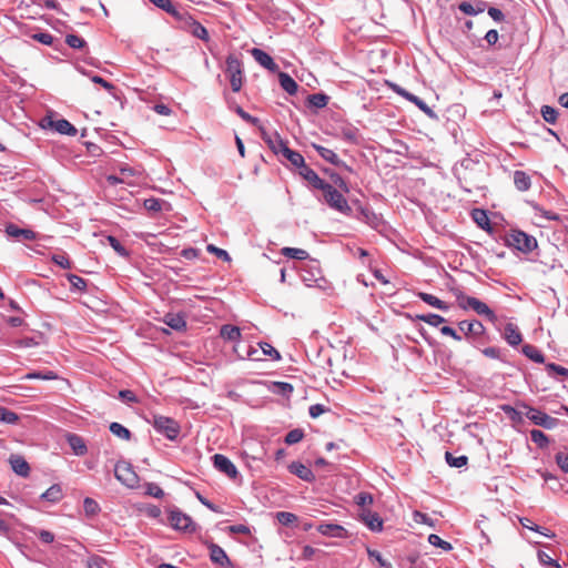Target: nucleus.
<instances>
[{
  "label": "nucleus",
  "instance_id": "f257e3e1",
  "mask_svg": "<svg viewBox=\"0 0 568 568\" xmlns=\"http://www.w3.org/2000/svg\"><path fill=\"white\" fill-rule=\"evenodd\" d=\"M318 190L322 191L325 202L332 209L344 214L352 213V207L348 205L347 200L345 199L343 193L336 190L332 184L324 182L323 186H321Z\"/></svg>",
  "mask_w": 568,
  "mask_h": 568
},
{
  "label": "nucleus",
  "instance_id": "f03ea898",
  "mask_svg": "<svg viewBox=\"0 0 568 568\" xmlns=\"http://www.w3.org/2000/svg\"><path fill=\"white\" fill-rule=\"evenodd\" d=\"M114 476L120 483L129 488H134L139 484V476L134 471L132 465L124 460L115 464Z\"/></svg>",
  "mask_w": 568,
  "mask_h": 568
},
{
  "label": "nucleus",
  "instance_id": "7ed1b4c3",
  "mask_svg": "<svg viewBox=\"0 0 568 568\" xmlns=\"http://www.w3.org/2000/svg\"><path fill=\"white\" fill-rule=\"evenodd\" d=\"M226 73L230 75L232 90L239 92L243 85V71L241 61L234 54L226 58Z\"/></svg>",
  "mask_w": 568,
  "mask_h": 568
},
{
  "label": "nucleus",
  "instance_id": "20e7f679",
  "mask_svg": "<svg viewBox=\"0 0 568 568\" xmlns=\"http://www.w3.org/2000/svg\"><path fill=\"white\" fill-rule=\"evenodd\" d=\"M153 426L159 433L164 434L171 440L175 439L180 434L179 423L166 416L154 415Z\"/></svg>",
  "mask_w": 568,
  "mask_h": 568
},
{
  "label": "nucleus",
  "instance_id": "39448f33",
  "mask_svg": "<svg viewBox=\"0 0 568 568\" xmlns=\"http://www.w3.org/2000/svg\"><path fill=\"white\" fill-rule=\"evenodd\" d=\"M260 132L270 150L277 156H284V140L278 132L275 130L270 131L263 125H260Z\"/></svg>",
  "mask_w": 568,
  "mask_h": 568
},
{
  "label": "nucleus",
  "instance_id": "423d86ee",
  "mask_svg": "<svg viewBox=\"0 0 568 568\" xmlns=\"http://www.w3.org/2000/svg\"><path fill=\"white\" fill-rule=\"evenodd\" d=\"M508 242L510 245L525 253L531 252L537 247L536 239L523 231H513L509 235Z\"/></svg>",
  "mask_w": 568,
  "mask_h": 568
},
{
  "label": "nucleus",
  "instance_id": "0eeeda50",
  "mask_svg": "<svg viewBox=\"0 0 568 568\" xmlns=\"http://www.w3.org/2000/svg\"><path fill=\"white\" fill-rule=\"evenodd\" d=\"M251 54L262 67L272 72H277L280 85L284 88V72L278 71V67L274 62L273 58L265 51L257 48H253L251 50Z\"/></svg>",
  "mask_w": 568,
  "mask_h": 568
},
{
  "label": "nucleus",
  "instance_id": "6e6552de",
  "mask_svg": "<svg viewBox=\"0 0 568 568\" xmlns=\"http://www.w3.org/2000/svg\"><path fill=\"white\" fill-rule=\"evenodd\" d=\"M526 408H527L526 417L529 420H531L535 425L541 426L546 429H552L557 426V424H558L557 418H554V417L547 415L546 413H544L539 409H536V408H531V407H526Z\"/></svg>",
  "mask_w": 568,
  "mask_h": 568
},
{
  "label": "nucleus",
  "instance_id": "1a4fd4ad",
  "mask_svg": "<svg viewBox=\"0 0 568 568\" xmlns=\"http://www.w3.org/2000/svg\"><path fill=\"white\" fill-rule=\"evenodd\" d=\"M288 372L297 373V368H293L291 366L286 367V378L291 379V382H286V397H288L290 394H292L294 390L297 392V394L305 398L306 394V386L303 381L302 376L288 374Z\"/></svg>",
  "mask_w": 568,
  "mask_h": 568
},
{
  "label": "nucleus",
  "instance_id": "9d476101",
  "mask_svg": "<svg viewBox=\"0 0 568 568\" xmlns=\"http://www.w3.org/2000/svg\"><path fill=\"white\" fill-rule=\"evenodd\" d=\"M214 466L220 471L224 473L230 478H235L237 475V470L235 465L226 456L221 454H215L213 456Z\"/></svg>",
  "mask_w": 568,
  "mask_h": 568
},
{
  "label": "nucleus",
  "instance_id": "9b49d317",
  "mask_svg": "<svg viewBox=\"0 0 568 568\" xmlns=\"http://www.w3.org/2000/svg\"><path fill=\"white\" fill-rule=\"evenodd\" d=\"M359 517L372 531H382L383 519L377 513L369 509H362Z\"/></svg>",
  "mask_w": 568,
  "mask_h": 568
},
{
  "label": "nucleus",
  "instance_id": "f8f14e48",
  "mask_svg": "<svg viewBox=\"0 0 568 568\" xmlns=\"http://www.w3.org/2000/svg\"><path fill=\"white\" fill-rule=\"evenodd\" d=\"M169 520L171 526L178 530H187L193 524L191 517L180 510L171 511Z\"/></svg>",
  "mask_w": 568,
  "mask_h": 568
},
{
  "label": "nucleus",
  "instance_id": "ddd939ff",
  "mask_svg": "<svg viewBox=\"0 0 568 568\" xmlns=\"http://www.w3.org/2000/svg\"><path fill=\"white\" fill-rule=\"evenodd\" d=\"M9 463L17 475L21 477H28L30 475V466L21 455L12 454L9 457Z\"/></svg>",
  "mask_w": 568,
  "mask_h": 568
},
{
  "label": "nucleus",
  "instance_id": "4468645a",
  "mask_svg": "<svg viewBox=\"0 0 568 568\" xmlns=\"http://www.w3.org/2000/svg\"><path fill=\"white\" fill-rule=\"evenodd\" d=\"M297 174L308 182L310 185H312L314 189H320L323 186V183L325 182L323 179L318 176V174L312 170L310 166L302 165V168L297 171Z\"/></svg>",
  "mask_w": 568,
  "mask_h": 568
},
{
  "label": "nucleus",
  "instance_id": "2eb2a0df",
  "mask_svg": "<svg viewBox=\"0 0 568 568\" xmlns=\"http://www.w3.org/2000/svg\"><path fill=\"white\" fill-rule=\"evenodd\" d=\"M6 233L16 239H22L24 241H33L37 239V233L30 229H20L16 224H8L6 226Z\"/></svg>",
  "mask_w": 568,
  "mask_h": 568
},
{
  "label": "nucleus",
  "instance_id": "dca6fc26",
  "mask_svg": "<svg viewBox=\"0 0 568 568\" xmlns=\"http://www.w3.org/2000/svg\"><path fill=\"white\" fill-rule=\"evenodd\" d=\"M318 532L327 537L334 538H346L347 531L346 529L338 524H321L317 527Z\"/></svg>",
  "mask_w": 568,
  "mask_h": 568
},
{
  "label": "nucleus",
  "instance_id": "f3484780",
  "mask_svg": "<svg viewBox=\"0 0 568 568\" xmlns=\"http://www.w3.org/2000/svg\"><path fill=\"white\" fill-rule=\"evenodd\" d=\"M458 326L467 336H480L485 333L484 325L477 320L462 321Z\"/></svg>",
  "mask_w": 568,
  "mask_h": 568
},
{
  "label": "nucleus",
  "instance_id": "a211bd4d",
  "mask_svg": "<svg viewBox=\"0 0 568 568\" xmlns=\"http://www.w3.org/2000/svg\"><path fill=\"white\" fill-rule=\"evenodd\" d=\"M471 305L470 308L476 312L478 315L485 316L488 321L491 323H495L497 320L496 314L490 310V307L481 302L480 300L474 297V300H470Z\"/></svg>",
  "mask_w": 568,
  "mask_h": 568
},
{
  "label": "nucleus",
  "instance_id": "6ab92c4d",
  "mask_svg": "<svg viewBox=\"0 0 568 568\" xmlns=\"http://www.w3.org/2000/svg\"><path fill=\"white\" fill-rule=\"evenodd\" d=\"M288 469L292 474L296 475L298 478H301L305 481L312 483L315 480V476H314L313 471L311 470V468L301 463H296V462L292 463L288 466Z\"/></svg>",
  "mask_w": 568,
  "mask_h": 568
},
{
  "label": "nucleus",
  "instance_id": "aec40b11",
  "mask_svg": "<svg viewBox=\"0 0 568 568\" xmlns=\"http://www.w3.org/2000/svg\"><path fill=\"white\" fill-rule=\"evenodd\" d=\"M68 444L77 456H83L87 454L88 448L83 438L77 434L67 435Z\"/></svg>",
  "mask_w": 568,
  "mask_h": 568
},
{
  "label": "nucleus",
  "instance_id": "412c9836",
  "mask_svg": "<svg viewBox=\"0 0 568 568\" xmlns=\"http://www.w3.org/2000/svg\"><path fill=\"white\" fill-rule=\"evenodd\" d=\"M209 548L210 558L213 562L219 564L221 566H226L231 564L226 552L219 545L211 544Z\"/></svg>",
  "mask_w": 568,
  "mask_h": 568
},
{
  "label": "nucleus",
  "instance_id": "4be33fe9",
  "mask_svg": "<svg viewBox=\"0 0 568 568\" xmlns=\"http://www.w3.org/2000/svg\"><path fill=\"white\" fill-rule=\"evenodd\" d=\"M187 23L190 26V29H191V33L195 37V38H199L205 42H207L210 40V36H209V32L206 30V28L204 26H202L199 21H196L195 19H193L192 17H187Z\"/></svg>",
  "mask_w": 568,
  "mask_h": 568
},
{
  "label": "nucleus",
  "instance_id": "5701e85b",
  "mask_svg": "<svg viewBox=\"0 0 568 568\" xmlns=\"http://www.w3.org/2000/svg\"><path fill=\"white\" fill-rule=\"evenodd\" d=\"M50 125L61 134H67L71 136L77 134V129L65 119L50 121Z\"/></svg>",
  "mask_w": 568,
  "mask_h": 568
},
{
  "label": "nucleus",
  "instance_id": "b1692460",
  "mask_svg": "<svg viewBox=\"0 0 568 568\" xmlns=\"http://www.w3.org/2000/svg\"><path fill=\"white\" fill-rule=\"evenodd\" d=\"M315 149L318 152V154L324 160L328 161L329 163H332V164H334L336 166H345V163L343 161H341L338 155L333 150L327 149V148L322 146V145H315Z\"/></svg>",
  "mask_w": 568,
  "mask_h": 568
},
{
  "label": "nucleus",
  "instance_id": "393cba45",
  "mask_svg": "<svg viewBox=\"0 0 568 568\" xmlns=\"http://www.w3.org/2000/svg\"><path fill=\"white\" fill-rule=\"evenodd\" d=\"M417 296L425 303H427L428 305L433 306V307H436L438 310H442V311H447L449 308L448 304L445 303L444 301L439 300L438 297H436L435 295H432V294H428V293H425V292H419L417 294Z\"/></svg>",
  "mask_w": 568,
  "mask_h": 568
},
{
  "label": "nucleus",
  "instance_id": "a878e982",
  "mask_svg": "<svg viewBox=\"0 0 568 568\" xmlns=\"http://www.w3.org/2000/svg\"><path fill=\"white\" fill-rule=\"evenodd\" d=\"M154 6L159 7L160 9L164 10L175 19L182 20L183 14L176 10V8L173 6L171 0H150Z\"/></svg>",
  "mask_w": 568,
  "mask_h": 568
},
{
  "label": "nucleus",
  "instance_id": "bb28decb",
  "mask_svg": "<svg viewBox=\"0 0 568 568\" xmlns=\"http://www.w3.org/2000/svg\"><path fill=\"white\" fill-rule=\"evenodd\" d=\"M505 338L513 346L521 342V334L516 325L509 323L505 326Z\"/></svg>",
  "mask_w": 568,
  "mask_h": 568
},
{
  "label": "nucleus",
  "instance_id": "cd10ccee",
  "mask_svg": "<svg viewBox=\"0 0 568 568\" xmlns=\"http://www.w3.org/2000/svg\"><path fill=\"white\" fill-rule=\"evenodd\" d=\"M163 322L175 331H183L186 327L184 317L179 314H166Z\"/></svg>",
  "mask_w": 568,
  "mask_h": 568
},
{
  "label": "nucleus",
  "instance_id": "c85d7f7f",
  "mask_svg": "<svg viewBox=\"0 0 568 568\" xmlns=\"http://www.w3.org/2000/svg\"><path fill=\"white\" fill-rule=\"evenodd\" d=\"M458 8L465 14L475 16L485 10L486 3L484 1H476L475 4L470 2H462Z\"/></svg>",
  "mask_w": 568,
  "mask_h": 568
},
{
  "label": "nucleus",
  "instance_id": "c756f323",
  "mask_svg": "<svg viewBox=\"0 0 568 568\" xmlns=\"http://www.w3.org/2000/svg\"><path fill=\"white\" fill-rule=\"evenodd\" d=\"M471 216L475 223L483 230H490V221L486 211L481 209H474Z\"/></svg>",
  "mask_w": 568,
  "mask_h": 568
},
{
  "label": "nucleus",
  "instance_id": "7c9ffc66",
  "mask_svg": "<svg viewBox=\"0 0 568 568\" xmlns=\"http://www.w3.org/2000/svg\"><path fill=\"white\" fill-rule=\"evenodd\" d=\"M514 183L519 191H527L530 187V176L524 171L514 173Z\"/></svg>",
  "mask_w": 568,
  "mask_h": 568
},
{
  "label": "nucleus",
  "instance_id": "2f4dec72",
  "mask_svg": "<svg viewBox=\"0 0 568 568\" xmlns=\"http://www.w3.org/2000/svg\"><path fill=\"white\" fill-rule=\"evenodd\" d=\"M220 334L226 341H237L241 337L240 328L229 324L221 327Z\"/></svg>",
  "mask_w": 568,
  "mask_h": 568
},
{
  "label": "nucleus",
  "instance_id": "473e14b6",
  "mask_svg": "<svg viewBox=\"0 0 568 568\" xmlns=\"http://www.w3.org/2000/svg\"><path fill=\"white\" fill-rule=\"evenodd\" d=\"M523 353L531 361L536 363H544L545 356L534 345L526 344L523 346Z\"/></svg>",
  "mask_w": 568,
  "mask_h": 568
},
{
  "label": "nucleus",
  "instance_id": "72a5a7b5",
  "mask_svg": "<svg viewBox=\"0 0 568 568\" xmlns=\"http://www.w3.org/2000/svg\"><path fill=\"white\" fill-rule=\"evenodd\" d=\"M41 497L50 503H57L62 498V489L59 485H52Z\"/></svg>",
  "mask_w": 568,
  "mask_h": 568
},
{
  "label": "nucleus",
  "instance_id": "f704fd0d",
  "mask_svg": "<svg viewBox=\"0 0 568 568\" xmlns=\"http://www.w3.org/2000/svg\"><path fill=\"white\" fill-rule=\"evenodd\" d=\"M286 160L296 169V172L305 165V160L302 154L286 148Z\"/></svg>",
  "mask_w": 568,
  "mask_h": 568
},
{
  "label": "nucleus",
  "instance_id": "c9c22d12",
  "mask_svg": "<svg viewBox=\"0 0 568 568\" xmlns=\"http://www.w3.org/2000/svg\"><path fill=\"white\" fill-rule=\"evenodd\" d=\"M110 432L121 438V439H124V440H129L131 438V432L124 427L123 425H121L120 423H111L110 425Z\"/></svg>",
  "mask_w": 568,
  "mask_h": 568
},
{
  "label": "nucleus",
  "instance_id": "e433bc0d",
  "mask_svg": "<svg viewBox=\"0 0 568 568\" xmlns=\"http://www.w3.org/2000/svg\"><path fill=\"white\" fill-rule=\"evenodd\" d=\"M416 320L418 321H422V322H425L432 326H439L442 323H445L446 320L438 315V314H422V315H416Z\"/></svg>",
  "mask_w": 568,
  "mask_h": 568
},
{
  "label": "nucleus",
  "instance_id": "4c0bfd02",
  "mask_svg": "<svg viewBox=\"0 0 568 568\" xmlns=\"http://www.w3.org/2000/svg\"><path fill=\"white\" fill-rule=\"evenodd\" d=\"M58 375L52 371L47 372H32L28 373L22 379H42V381H52L57 379Z\"/></svg>",
  "mask_w": 568,
  "mask_h": 568
},
{
  "label": "nucleus",
  "instance_id": "58836bf2",
  "mask_svg": "<svg viewBox=\"0 0 568 568\" xmlns=\"http://www.w3.org/2000/svg\"><path fill=\"white\" fill-rule=\"evenodd\" d=\"M445 459L447 462V464L450 466V467H456V468H460L465 465H467V462H468V458L467 456H458V457H455L452 453L449 452H446L445 454Z\"/></svg>",
  "mask_w": 568,
  "mask_h": 568
},
{
  "label": "nucleus",
  "instance_id": "ea45409f",
  "mask_svg": "<svg viewBox=\"0 0 568 568\" xmlns=\"http://www.w3.org/2000/svg\"><path fill=\"white\" fill-rule=\"evenodd\" d=\"M307 101L311 105L322 109L327 105L328 97L323 93H315L307 97Z\"/></svg>",
  "mask_w": 568,
  "mask_h": 568
},
{
  "label": "nucleus",
  "instance_id": "a19ab883",
  "mask_svg": "<svg viewBox=\"0 0 568 568\" xmlns=\"http://www.w3.org/2000/svg\"><path fill=\"white\" fill-rule=\"evenodd\" d=\"M310 257V254L304 248L286 247V258L304 261Z\"/></svg>",
  "mask_w": 568,
  "mask_h": 568
},
{
  "label": "nucleus",
  "instance_id": "79ce46f5",
  "mask_svg": "<svg viewBox=\"0 0 568 568\" xmlns=\"http://www.w3.org/2000/svg\"><path fill=\"white\" fill-rule=\"evenodd\" d=\"M19 419V416L17 413L6 408L0 407V420L6 424H16Z\"/></svg>",
  "mask_w": 568,
  "mask_h": 568
},
{
  "label": "nucleus",
  "instance_id": "37998d69",
  "mask_svg": "<svg viewBox=\"0 0 568 568\" xmlns=\"http://www.w3.org/2000/svg\"><path fill=\"white\" fill-rule=\"evenodd\" d=\"M428 542L435 547L442 548L445 551L453 549V546L448 541L443 540L438 535L435 534L428 536Z\"/></svg>",
  "mask_w": 568,
  "mask_h": 568
},
{
  "label": "nucleus",
  "instance_id": "c03bdc74",
  "mask_svg": "<svg viewBox=\"0 0 568 568\" xmlns=\"http://www.w3.org/2000/svg\"><path fill=\"white\" fill-rule=\"evenodd\" d=\"M531 440L537 444L539 447H546L549 443L548 437L539 429H532L530 432Z\"/></svg>",
  "mask_w": 568,
  "mask_h": 568
},
{
  "label": "nucleus",
  "instance_id": "a18cd8bd",
  "mask_svg": "<svg viewBox=\"0 0 568 568\" xmlns=\"http://www.w3.org/2000/svg\"><path fill=\"white\" fill-rule=\"evenodd\" d=\"M65 43L72 49H82L87 44L85 40L77 34H68Z\"/></svg>",
  "mask_w": 568,
  "mask_h": 568
},
{
  "label": "nucleus",
  "instance_id": "49530a36",
  "mask_svg": "<svg viewBox=\"0 0 568 568\" xmlns=\"http://www.w3.org/2000/svg\"><path fill=\"white\" fill-rule=\"evenodd\" d=\"M541 115L546 122L554 124L557 121L558 112L552 106L544 105L541 108Z\"/></svg>",
  "mask_w": 568,
  "mask_h": 568
},
{
  "label": "nucleus",
  "instance_id": "de8ad7c7",
  "mask_svg": "<svg viewBox=\"0 0 568 568\" xmlns=\"http://www.w3.org/2000/svg\"><path fill=\"white\" fill-rule=\"evenodd\" d=\"M83 508H84L85 514L89 516H93L100 511L99 504L90 497L84 498Z\"/></svg>",
  "mask_w": 568,
  "mask_h": 568
},
{
  "label": "nucleus",
  "instance_id": "09e8293b",
  "mask_svg": "<svg viewBox=\"0 0 568 568\" xmlns=\"http://www.w3.org/2000/svg\"><path fill=\"white\" fill-rule=\"evenodd\" d=\"M260 347L265 356H268L273 361L281 359V354L268 343H260Z\"/></svg>",
  "mask_w": 568,
  "mask_h": 568
},
{
  "label": "nucleus",
  "instance_id": "8fccbe9b",
  "mask_svg": "<svg viewBox=\"0 0 568 568\" xmlns=\"http://www.w3.org/2000/svg\"><path fill=\"white\" fill-rule=\"evenodd\" d=\"M235 112L239 116H241V119H243L244 121H246L247 123L252 124V125H255L260 129V125L261 122L255 116H252L250 113H247L246 111H244L241 106H236L235 108Z\"/></svg>",
  "mask_w": 568,
  "mask_h": 568
},
{
  "label": "nucleus",
  "instance_id": "3c124183",
  "mask_svg": "<svg viewBox=\"0 0 568 568\" xmlns=\"http://www.w3.org/2000/svg\"><path fill=\"white\" fill-rule=\"evenodd\" d=\"M71 286L78 291H85V287H87V282L84 278L75 275V274H68L67 275Z\"/></svg>",
  "mask_w": 568,
  "mask_h": 568
},
{
  "label": "nucleus",
  "instance_id": "603ef678",
  "mask_svg": "<svg viewBox=\"0 0 568 568\" xmlns=\"http://www.w3.org/2000/svg\"><path fill=\"white\" fill-rule=\"evenodd\" d=\"M304 437V432L300 428H295L293 430H290L286 434V444L292 445L301 442Z\"/></svg>",
  "mask_w": 568,
  "mask_h": 568
},
{
  "label": "nucleus",
  "instance_id": "864d4df0",
  "mask_svg": "<svg viewBox=\"0 0 568 568\" xmlns=\"http://www.w3.org/2000/svg\"><path fill=\"white\" fill-rule=\"evenodd\" d=\"M546 368L549 372V374H557L562 378L568 377V369L564 366L557 365L555 363H549L546 365Z\"/></svg>",
  "mask_w": 568,
  "mask_h": 568
},
{
  "label": "nucleus",
  "instance_id": "5fc2aeb1",
  "mask_svg": "<svg viewBox=\"0 0 568 568\" xmlns=\"http://www.w3.org/2000/svg\"><path fill=\"white\" fill-rule=\"evenodd\" d=\"M109 244L112 246V248L121 256H128V251L125 247L120 243L118 239L114 236H108L106 237Z\"/></svg>",
  "mask_w": 568,
  "mask_h": 568
},
{
  "label": "nucleus",
  "instance_id": "6e6d98bb",
  "mask_svg": "<svg viewBox=\"0 0 568 568\" xmlns=\"http://www.w3.org/2000/svg\"><path fill=\"white\" fill-rule=\"evenodd\" d=\"M538 559L545 566L560 568V565L545 551H538Z\"/></svg>",
  "mask_w": 568,
  "mask_h": 568
},
{
  "label": "nucleus",
  "instance_id": "4d7b16f0",
  "mask_svg": "<svg viewBox=\"0 0 568 568\" xmlns=\"http://www.w3.org/2000/svg\"><path fill=\"white\" fill-rule=\"evenodd\" d=\"M145 494L155 498H162L164 496V491L160 486L153 483H148L145 486Z\"/></svg>",
  "mask_w": 568,
  "mask_h": 568
},
{
  "label": "nucleus",
  "instance_id": "13d9d810",
  "mask_svg": "<svg viewBox=\"0 0 568 568\" xmlns=\"http://www.w3.org/2000/svg\"><path fill=\"white\" fill-rule=\"evenodd\" d=\"M413 518L416 523H419V524H425V525H428L430 527H434L435 526V523L432 518L428 517V515L419 511V510H415L413 513Z\"/></svg>",
  "mask_w": 568,
  "mask_h": 568
},
{
  "label": "nucleus",
  "instance_id": "bf43d9fd",
  "mask_svg": "<svg viewBox=\"0 0 568 568\" xmlns=\"http://www.w3.org/2000/svg\"><path fill=\"white\" fill-rule=\"evenodd\" d=\"M331 180L332 182L344 193H348L349 192V187L347 185V183L344 181V179L336 174V173H331Z\"/></svg>",
  "mask_w": 568,
  "mask_h": 568
},
{
  "label": "nucleus",
  "instance_id": "052dcab7",
  "mask_svg": "<svg viewBox=\"0 0 568 568\" xmlns=\"http://www.w3.org/2000/svg\"><path fill=\"white\" fill-rule=\"evenodd\" d=\"M458 306L463 310L470 308L471 302L470 300H474L473 296H467L463 292H457L456 294Z\"/></svg>",
  "mask_w": 568,
  "mask_h": 568
},
{
  "label": "nucleus",
  "instance_id": "680f3d73",
  "mask_svg": "<svg viewBox=\"0 0 568 568\" xmlns=\"http://www.w3.org/2000/svg\"><path fill=\"white\" fill-rule=\"evenodd\" d=\"M355 503L364 508L366 505L373 504V496L369 493H359L355 496Z\"/></svg>",
  "mask_w": 568,
  "mask_h": 568
},
{
  "label": "nucleus",
  "instance_id": "e2e57ef3",
  "mask_svg": "<svg viewBox=\"0 0 568 568\" xmlns=\"http://www.w3.org/2000/svg\"><path fill=\"white\" fill-rule=\"evenodd\" d=\"M52 261L62 268H71V262L64 253L52 255Z\"/></svg>",
  "mask_w": 568,
  "mask_h": 568
},
{
  "label": "nucleus",
  "instance_id": "0e129e2a",
  "mask_svg": "<svg viewBox=\"0 0 568 568\" xmlns=\"http://www.w3.org/2000/svg\"><path fill=\"white\" fill-rule=\"evenodd\" d=\"M206 250L207 252L215 254L219 258H222L224 261H231V257L225 250L219 248L213 244H209Z\"/></svg>",
  "mask_w": 568,
  "mask_h": 568
},
{
  "label": "nucleus",
  "instance_id": "69168bd1",
  "mask_svg": "<svg viewBox=\"0 0 568 568\" xmlns=\"http://www.w3.org/2000/svg\"><path fill=\"white\" fill-rule=\"evenodd\" d=\"M144 207L151 212H159L162 209L161 201L154 197L146 199L144 201Z\"/></svg>",
  "mask_w": 568,
  "mask_h": 568
},
{
  "label": "nucleus",
  "instance_id": "338daca9",
  "mask_svg": "<svg viewBox=\"0 0 568 568\" xmlns=\"http://www.w3.org/2000/svg\"><path fill=\"white\" fill-rule=\"evenodd\" d=\"M106 564V560L100 556H92L87 561L88 568H103Z\"/></svg>",
  "mask_w": 568,
  "mask_h": 568
},
{
  "label": "nucleus",
  "instance_id": "774afa93",
  "mask_svg": "<svg viewBox=\"0 0 568 568\" xmlns=\"http://www.w3.org/2000/svg\"><path fill=\"white\" fill-rule=\"evenodd\" d=\"M556 462L562 471L568 473V455L559 453L556 455Z\"/></svg>",
  "mask_w": 568,
  "mask_h": 568
}]
</instances>
